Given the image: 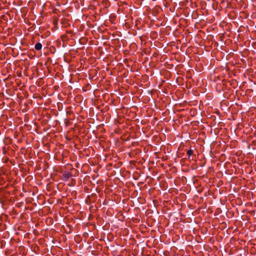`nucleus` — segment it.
I'll use <instances>...</instances> for the list:
<instances>
[{
    "label": "nucleus",
    "instance_id": "nucleus-2",
    "mask_svg": "<svg viewBox=\"0 0 256 256\" xmlns=\"http://www.w3.org/2000/svg\"><path fill=\"white\" fill-rule=\"evenodd\" d=\"M193 154V151L191 150H188L187 152V154L189 156H192Z\"/></svg>",
    "mask_w": 256,
    "mask_h": 256
},
{
    "label": "nucleus",
    "instance_id": "nucleus-1",
    "mask_svg": "<svg viewBox=\"0 0 256 256\" xmlns=\"http://www.w3.org/2000/svg\"><path fill=\"white\" fill-rule=\"evenodd\" d=\"M34 48L36 50H40L42 48V44L40 42H38L35 44Z\"/></svg>",
    "mask_w": 256,
    "mask_h": 256
}]
</instances>
